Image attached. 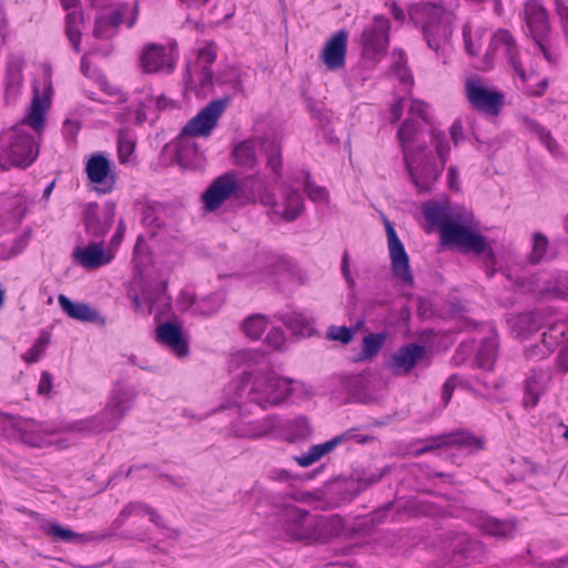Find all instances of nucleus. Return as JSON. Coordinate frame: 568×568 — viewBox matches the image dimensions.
Instances as JSON below:
<instances>
[{
  "instance_id": "nucleus-4",
  "label": "nucleus",
  "mask_w": 568,
  "mask_h": 568,
  "mask_svg": "<svg viewBox=\"0 0 568 568\" xmlns=\"http://www.w3.org/2000/svg\"><path fill=\"white\" fill-rule=\"evenodd\" d=\"M424 215L430 224L439 227L444 244L457 246L465 252L483 254L487 262L494 264L495 254L487 246L485 239L478 234L477 225L470 215L454 212L436 203H427L424 206Z\"/></svg>"
},
{
  "instance_id": "nucleus-62",
  "label": "nucleus",
  "mask_w": 568,
  "mask_h": 568,
  "mask_svg": "<svg viewBox=\"0 0 568 568\" xmlns=\"http://www.w3.org/2000/svg\"><path fill=\"white\" fill-rule=\"evenodd\" d=\"M52 386V377L48 372H43L40 377L38 392L39 394H48Z\"/></svg>"
},
{
  "instance_id": "nucleus-26",
  "label": "nucleus",
  "mask_w": 568,
  "mask_h": 568,
  "mask_svg": "<svg viewBox=\"0 0 568 568\" xmlns=\"http://www.w3.org/2000/svg\"><path fill=\"white\" fill-rule=\"evenodd\" d=\"M424 347L409 344L400 347L394 353L388 362V367L394 375H406L415 366L416 362L423 357Z\"/></svg>"
},
{
  "instance_id": "nucleus-40",
  "label": "nucleus",
  "mask_w": 568,
  "mask_h": 568,
  "mask_svg": "<svg viewBox=\"0 0 568 568\" xmlns=\"http://www.w3.org/2000/svg\"><path fill=\"white\" fill-rule=\"evenodd\" d=\"M266 317L258 314L247 317L242 324L243 332L252 339H258L266 329Z\"/></svg>"
},
{
  "instance_id": "nucleus-49",
  "label": "nucleus",
  "mask_w": 568,
  "mask_h": 568,
  "mask_svg": "<svg viewBox=\"0 0 568 568\" xmlns=\"http://www.w3.org/2000/svg\"><path fill=\"white\" fill-rule=\"evenodd\" d=\"M45 532L55 539H59L62 541H68V542L73 541L74 539H77L79 537V535L77 532H74L73 530H71L69 528L62 527L58 523H50L48 525V527L45 528Z\"/></svg>"
},
{
  "instance_id": "nucleus-28",
  "label": "nucleus",
  "mask_w": 568,
  "mask_h": 568,
  "mask_svg": "<svg viewBox=\"0 0 568 568\" xmlns=\"http://www.w3.org/2000/svg\"><path fill=\"white\" fill-rule=\"evenodd\" d=\"M175 161L180 166L193 170L203 165L204 158L191 138L179 135L175 142Z\"/></svg>"
},
{
  "instance_id": "nucleus-23",
  "label": "nucleus",
  "mask_w": 568,
  "mask_h": 568,
  "mask_svg": "<svg viewBox=\"0 0 568 568\" xmlns=\"http://www.w3.org/2000/svg\"><path fill=\"white\" fill-rule=\"evenodd\" d=\"M216 57L217 47L213 41H204L197 49L196 61L193 69L203 91L211 90L214 84L211 64L216 60Z\"/></svg>"
},
{
  "instance_id": "nucleus-18",
  "label": "nucleus",
  "mask_w": 568,
  "mask_h": 568,
  "mask_svg": "<svg viewBox=\"0 0 568 568\" xmlns=\"http://www.w3.org/2000/svg\"><path fill=\"white\" fill-rule=\"evenodd\" d=\"M115 210L113 204L99 207L98 204H89L83 214L85 231L93 237H103L113 224Z\"/></svg>"
},
{
  "instance_id": "nucleus-59",
  "label": "nucleus",
  "mask_w": 568,
  "mask_h": 568,
  "mask_svg": "<svg viewBox=\"0 0 568 568\" xmlns=\"http://www.w3.org/2000/svg\"><path fill=\"white\" fill-rule=\"evenodd\" d=\"M22 67H23V61L20 57H11L10 58L8 67H7V72L12 82L21 81Z\"/></svg>"
},
{
  "instance_id": "nucleus-17",
  "label": "nucleus",
  "mask_w": 568,
  "mask_h": 568,
  "mask_svg": "<svg viewBox=\"0 0 568 568\" xmlns=\"http://www.w3.org/2000/svg\"><path fill=\"white\" fill-rule=\"evenodd\" d=\"M74 262L87 270H97L109 264L114 257L111 247L105 248L104 243L91 242L87 246H77L73 250Z\"/></svg>"
},
{
  "instance_id": "nucleus-36",
  "label": "nucleus",
  "mask_w": 568,
  "mask_h": 568,
  "mask_svg": "<svg viewBox=\"0 0 568 568\" xmlns=\"http://www.w3.org/2000/svg\"><path fill=\"white\" fill-rule=\"evenodd\" d=\"M491 42L495 49H504L514 69L521 80H525V72L516 59V43L513 36L507 30H498L494 34Z\"/></svg>"
},
{
  "instance_id": "nucleus-6",
  "label": "nucleus",
  "mask_w": 568,
  "mask_h": 568,
  "mask_svg": "<svg viewBox=\"0 0 568 568\" xmlns=\"http://www.w3.org/2000/svg\"><path fill=\"white\" fill-rule=\"evenodd\" d=\"M266 155V165L275 175L280 174L282 166L281 145L275 139H247L239 143L233 150V158L237 165L252 169L257 163V153Z\"/></svg>"
},
{
  "instance_id": "nucleus-19",
  "label": "nucleus",
  "mask_w": 568,
  "mask_h": 568,
  "mask_svg": "<svg viewBox=\"0 0 568 568\" xmlns=\"http://www.w3.org/2000/svg\"><path fill=\"white\" fill-rule=\"evenodd\" d=\"M132 516H148L150 521L153 523L158 528L168 530L169 538L178 539L180 536V531L178 529L169 528L164 524L162 516L154 507L142 500H133L124 505L114 523L118 525V527H120L129 517Z\"/></svg>"
},
{
  "instance_id": "nucleus-21",
  "label": "nucleus",
  "mask_w": 568,
  "mask_h": 568,
  "mask_svg": "<svg viewBox=\"0 0 568 568\" xmlns=\"http://www.w3.org/2000/svg\"><path fill=\"white\" fill-rule=\"evenodd\" d=\"M389 27V20L378 16L375 17L373 24L364 30L362 40L367 55L375 57L386 50Z\"/></svg>"
},
{
  "instance_id": "nucleus-60",
  "label": "nucleus",
  "mask_w": 568,
  "mask_h": 568,
  "mask_svg": "<svg viewBox=\"0 0 568 568\" xmlns=\"http://www.w3.org/2000/svg\"><path fill=\"white\" fill-rule=\"evenodd\" d=\"M526 83V91L530 95H541L547 89L548 81L547 79H541L536 84L530 83L529 80L525 77V80H523Z\"/></svg>"
},
{
  "instance_id": "nucleus-2",
  "label": "nucleus",
  "mask_w": 568,
  "mask_h": 568,
  "mask_svg": "<svg viewBox=\"0 0 568 568\" xmlns=\"http://www.w3.org/2000/svg\"><path fill=\"white\" fill-rule=\"evenodd\" d=\"M419 132L420 122L406 119L397 131V138L402 145L404 163L410 181L418 192H428L437 182L446 164L449 145L443 132L432 131V140L440 160L438 165L424 146L414 145Z\"/></svg>"
},
{
  "instance_id": "nucleus-41",
  "label": "nucleus",
  "mask_w": 568,
  "mask_h": 568,
  "mask_svg": "<svg viewBox=\"0 0 568 568\" xmlns=\"http://www.w3.org/2000/svg\"><path fill=\"white\" fill-rule=\"evenodd\" d=\"M135 141L128 132L121 130L118 135V158L121 164L130 162V156L134 153Z\"/></svg>"
},
{
  "instance_id": "nucleus-58",
  "label": "nucleus",
  "mask_w": 568,
  "mask_h": 568,
  "mask_svg": "<svg viewBox=\"0 0 568 568\" xmlns=\"http://www.w3.org/2000/svg\"><path fill=\"white\" fill-rule=\"evenodd\" d=\"M384 343L382 335L371 334L364 338L363 352L366 356L375 355Z\"/></svg>"
},
{
  "instance_id": "nucleus-48",
  "label": "nucleus",
  "mask_w": 568,
  "mask_h": 568,
  "mask_svg": "<svg viewBox=\"0 0 568 568\" xmlns=\"http://www.w3.org/2000/svg\"><path fill=\"white\" fill-rule=\"evenodd\" d=\"M529 129L537 135L539 141L551 153H557L559 148L556 140L551 136L550 132L536 122H529Z\"/></svg>"
},
{
  "instance_id": "nucleus-11",
  "label": "nucleus",
  "mask_w": 568,
  "mask_h": 568,
  "mask_svg": "<svg viewBox=\"0 0 568 568\" xmlns=\"http://www.w3.org/2000/svg\"><path fill=\"white\" fill-rule=\"evenodd\" d=\"M465 93L470 105L485 114L497 115L504 103V95L484 84L479 79H467Z\"/></svg>"
},
{
  "instance_id": "nucleus-25",
  "label": "nucleus",
  "mask_w": 568,
  "mask_h": 568,
  "mask_svg": "<svg viewBox=\"0 0 568 568\" xmlns=\"http://www.w3.org/2000/svg\"><path fill=\"white\" fill-rule=\"evenodd\" d=\"M347 32L339 30L325 43L321 59L328 70H338L345 64Z\"/></svg>"
},
{
  "instance_id": "nucleus-64",
  "label": "nucleus",
  "mask_w": 568,
  "mask_h": 568,
  "mask_svg": "<svg viewBox=\"0 0 568 568\" xmlns=\"http://www.w3.org/2000/svg\"><path fill=\"white\" fill-rule=\"evenodd\" d=\"M79 129H80V123L77 120L68 119L63 123L64 133L69 138H73L78 133Z\"/></svg>"
},
{
  "instance_id": "nucleus-42",
  "label": "nucleus",
  "mask_w": 568,
  "mask_h": 568,
  "mask_svg": "<svg viewBox=\"0 0 568 568\" xmlns=\"http://www.w3.org/2000/svg\"><path fill=\"white\" fill-rule=\"evenodd\" d=\"M40 433L49 435L52 433V430L48 428H42L40 425L31 424L28 425L27 428L24 429L22 434V440L30 446H41L44 444H50L51 442L41 436Z\"/></svg>"
},
{
  "instance_id": "nucleus-53",
  "label": "nucleus",
  "mask_w": 568,
  "mask_h": 568,
  "mask_svg": "<svg viewBox=\"0 0 568 568\" xmlns=\"http://www.w3.org/2000/svg\"><path fill=\"white\" fill-rule=\"evenodd\" d=\"M304 191L307 194L308 199L313 202L318 203H327L328 202V193L324 187L315 185L311 181H306L304 185Z\"/></svg>"
},
{
  "instance_id": "nucleus-46",
  "label": "nucleus",
  "mask_w": 568,
  "mask_h": 568,
  "mask_svg": "<svg viewBox=\"0 0 568 568\" xmlns=\"http://www.w3.org/2000/svg\"><path fill=\"white\" fill-rule=\"evenodd\" d=\"M463 554L466 558L480 562L487 556V547L479 540L470 539L465 544Z\"/></svg>"
},
{
  "instance_id": "nucleus-56",
  "label": "nucleus",
  "mask_w": 568,
  "mask_h": 568,
  "mask_svg": "<svg viewBox=\"0 0 568 568\" xmlns=\"http://www.w3.org/2000/svg\"><path fill=\"white\" fill-rule=\"evenodd\" d=\"M216 83L229 84L233 90H240V75L234 68H227L222 71L216 78Z\"/></svg>"
},
{
  "instance_id": "nucleus-14",
  "label": "nucleus",
  "mask_w": 568,
  "mask_h": 568,
  "mask_svg": "<svg viewBox=\"0 0 568 568\" xmlns=\"http://www.w3.org/2000/svg\"><path fill=\"white\" fill-rule=\"evenodd\" d=\"M85 173L99 193H109L113 190L116 175L112 170L110 160L101 153L91 155L85 164Z\"/></svg>"
},
{
  "instance_id": "nucleus-22",
  "label": "nucleus",
  "mask_w": 568,
  "mask_h": 568,
  "mask_svg": "<svg viewBox=\"0 0 568 568\" xmlns=\"http://www.w3.org/2000/svg\"><path fill=\"white\" fill-rule=\"evenodd\" d=\"M237 189V181L232 174H224L217 178L202 195L205 209L209 211L216 210L229 200Z\"/></svg>"
},
{
  "instance_id": "nucleus-24",
  "label": "nucleus",
  "mask_w": 568,
  "mask_h": 568,
  "mask_svg": "<svg viewBox=\"0 0 568 568\" xmlns=\"http://www.w3.org/2000/svg\"><path fill=\"white\" fill-rule=\"evenodd\" d=\"M386 471H388V467L381 473L371 474L369 477L359 474L356 477H338L332 484V489L335 494L341 495L339 501H348L372 484L377 483Z\"/></svg>"
},
{
  "instance_id": "nucleus-34",
  "label": "nucleus",
  "mask_w": 568,
  "mask_h": 568,
  "mask_svg": "<svg viewBox=\"0 0 568 568\" xmlns=\"http://www.w3.org/2000/svg\"><path fill=\"white\" fill-rule=\"evenodd\" d=\"M128 7H121L118 10L110 11L108 13H103L97 18L93 36L97 39L109 38L113 34V30L122 22L124 11H126Z\"/></svg>"
},
{
  "instance_id": "nucleus-30",
  "label": "nucleus",
  "mask_w": 568,
  "mask_h": 568,
  "mask_svg": "<svg viewBox=\"0 0 568 568\" xmlns=\"http://www.w3.org/2000/svg\"><path fill=\"white\" fill-rule=\"evenodd\" d=\"M479 528L485 535L499 539H511L517 531V520L515 518L485 517L480 519Z\"/></svg>"
},
{
  "instance_id": "nucleus-27",
  "label": "nucleus",
  "mask_w": 568,
  "mask_h": 568,
  "mask_svg": "<svg viewBox=\"0 0 568 568\" xmlns=\"http://www.w3.org/2000/svg\"><path fill=\"white\" fill-rule=\"evenodd\" d=\"M158 341L169 347L176 356L184 357L187 355V341L180 325L173 323L161 324L156 329Z\"/></svg>"
},
{
  "instance_id": "nucleus-38",
  "label": "nucleus",
  "mask_w": 568,
  "mask_h": 568,
  "mask_svg": "<svg viewBox=\"0 0 568 568\" xmlns=\"http://www.w3.org/2000/svg\"><path fill=\"white\" fill-rule=\"evenodd\" d=\"M82 26L83 16L80 10H73L67 13L65 32L71 45L77 52L80 51Z\"/></svg>"
},
{
  "instance_id": "nucleus-52",
  "label": "nucleus",
  "mask_w": 568,
  "mask_h": 568,
  "mask_svg": "<svg viewBox=\"0 0 568 568\" xmlns=\"http://www.w3.org/2000/svg\"><path fill=\"white\" fill-rule=\"evenodd\" d=\"M142 223L151 230L160 229L163 225L161 212L153 206H146L143 210Z\"/></svg>"
},
{
  "instance_id": "nucleus-32",
  "label": "nucleus",
  "mask_w": 568,
  "mask_h": 568,
  "mask_svg": "<svg viewBox=\"0 0 568 568\" xmlns=\"http://www.w3.org/2000/svg\"><path fill=\"white\" fill-rule=\"evenodd\" d=\"M58 302L62 311L70 318L88 323H93L99 320V313L85 303L72 302L63 294L58 296Z\"/></svg>"
},
{
  "instance_id": "nucleus-29",
  "label": "nucleus",
  "mask_w": 568,
  "mask_h": 568,
  "mask_svg": "<svg viewBox=\"0 0 568 568\" xmlns=\"http://www.w3.org/2000/svg\"><path fill=\"white\" fill-rule=\"evenodd\" d=\"M277 426L275 417L270 416L258 420H245L240 417L232 424V429L236 436L255 438L265 436Z\"/></svg>"
},
{
  "instance_id": "nucleus-7",
  "label": "nucleus",
  "mask_w": 568,
  "mask_h": 568,
  "mask_svg": "<svg viewBox=\"0 0 568 568\" xmlns=\"http://www.w3.org/2000/svg\"><path fill=\"white\" fill-rule=\"evenodd\" d=\"M526 24L531 39L550 64L556 63V57L551 52L549 40L550 23L548 12L542 4L536 0L528 1L524 9Z\"/></svg>"
},
{
  "instance_id": "nucleus-54",
  "label": "nucleus",
  "mask_w": 568,
  "mask_h": 568,
  "mask_svg": "<svg viewBox=\"0 0 568 568\" xmlns=\"http://www.w3.org/2000/svg\"><path fill=\"white\" fill-rule=\"evenodd\" d=\"M355 334V329L346 326H331L327 331V337L332 341H339L343 344H347L352 341Z\"/></svg>"
},
{
  "instance_id": "nucleus-44",
  "label": "nucleus",
  "mask_w": 568,
  "mask_h": 568,
  "mask_svg": "<svg viewBox=\"0 0 568 568\" xmlns=\"http://www.w3.org/2000/svg\"><path fill=\"white\" fill-rule=\"evenodd\" d=\"M548 248V240L547 237L539 232L534 233L532 235V250L528 256L530 263L536 264L539 263L546 255Z\"/></svg>"
},
{
  "instance_id": "nucleus-3",
  "label": "nucleus",
  "mask_w": 568,
  "mask_h": 568,
  "mask_svg": "<svg viewBox=\"0 0 568 568\" xmlns=\"http://www.w3.org/2000/svg\"><path fill=\"white\" fill-rule=\"evenodd\" d=\"M226 393L234 397L233 404L246 397L261 407H271L281 404L291 394L310 397L313 389L304 383L283 378L271 369H255L244 372L241 379L229 384Z\"/></svg>"
},
{
  "instance_id": "nucleus-57",
  "label": "nucleus",
  "mask_w": 568,
  "mask_h": 568,
  "mask_svg": "<svg viewBox=\"0 0 568 568\" xmlns=\"http://www.w3.org/2000/svg\"><path fill=\"white\" fill-rule=\"evenodd\" d=\"M265 342L273 349H282L286 342L285 334L281 328L273 327L267 333Z\"/></svg>"
},
{
  "instance_id": "nucleus-47",
  "label": "nucleus",
  "mask_w": 568,
  "mask_h": 568,
  "mask_svg": "<svg viewBox=\"0 0 568 568\" xmlns=\"http://www.w3.org/2000/svg\"><path fill=\"white\" fill-rule=\"evenodd\" d=\"M323 469H324V464H322L321 466H318L317 468H315L311 471L290 473L287 470H281V471H278L277 476L274 478L280 481H282V480L307 481V480L313 479L320 473H322Z\"/></svg>"
},
{
  "instance_id": "nucleus-20",
  "label": "nucleus",
  "mask_w": 568,
  "mask_h": 568,
  "mask_svg": "<svg viewBox=\"0 0 568 568\" xmlns=\"http://www.w3.org/2000/svg\"><path fill=\"white\" fill-rule=\"evenodd\" d=\"M140 241H141V237H139L138 243L134 248V263H135V267L139 271V274L141 276L142 298L149 305L148 312L152 313L156 302L163 303L164 306L168 305V302H166L168 297L165 295L166 281L162 280L159 283L153 284L148 278L144 282V280H143V261L146 260L148 257L141 253Z\"/></svg>"
},
{
  "instance_id": "nucleus-35",
  "label": "nucleus",
  "mask_w": 568,
  "mask_h": 568,
  "mask_svg": "<svg viewBox=\"0 0 568 568\" xmlns=\"http://www.w3.org/2000/svg\"><path fill=\"white\" fill-rule=\"evenodd\" d=\"M353 437L351 433L336 436L325 443L313 445L306 454L295 457V462H317L333 452L339 444Z\"/></svg>"
},
{
  "instance_id": "nucleus-5",
  "label": "nucleus",
  "mask_w": 568,
  "mask_h": 568,
  "mask_svg": "<svg viewBox=\"0 0 568 568\" xmlns=\"http://www.w3.org/2000/svg\"><path fill=\"white\" fill-rule=\"evenodd\" d=\"M134 400L132 389L115 387L104 409L91 419L80 420L68 426V432L111 430L116 427Z\"/></svg>"
},
{
  "instance_id": "nucleus-16",
  "label": "nucleus",
  "mask_w": 568,
  "mask_h": 568,
  "mask_svg": "<svg viewBox=\"0 0 568 568\" xmlns=\"http://www.w3.org/2000/svg\"><path fill=\"white\" fill-rule=\"evenodd\" d=\"M386 233L394 275L400 278L405 284L413 285L414 280L409 267L408 255L389 223H386Z\"/></svg>"
},
{
  "instance_id": "nucleus-12",
  "label": "nucleus",
  "mask_w": 568,
  "mask_h": 568,
  "mask_svg": "<svg viewBox=\"0 0 568 568\" xmlns=\"http://www.w3.org/2000/svg\"><path fill=\"white\" fill-rule=\"evenodd\" d=\"M229 101V98L211 101L185 124L180 135L187 138L209 136L216 126L217 120L224 112Z\"/></svg>"
},
{
  "instance_id": "nucleus-61",
  "label": "nucleus",
  "mask_w": 568,
  "mask_h": 568,
  "mask_svg": "<svg viewBox=\"0 0 568 568\" xmlns=\"http://www.w3.org/2000/svg\"><path fill=\"white\" fill-rule=\"evenodd\" d=\"M221 301L217 297H213L210 301V305L206 306L205 302H202L196 305V312L203 314V315H211L217 312V310L221 307Z\"/></svg>"
},
{
  "instance_id": "nucleus-9",
  "label": "nucleus",
  "mask_w": 568,
  "mask_h": 568,
  "mask_svg": "<svg viewBox=\"0 0 568 568\" xmlns=\"http://www.w3.org/2000/svg\"><path fill=\"white\" fill-rule=\"evenodd\" d=\"M178 44L146 43L140 53V68L144 73H171L178 61Z\"/></svg>"
},
{
  "instance_id": "nucleus-15",
  "label": "nucleus",
  "mask_w": 568,
  "mask_h": 568,
  "mask_svg": "<svg viewBox=\"0 0 568 568\" xmlns=\"http://www.w3.org/2000/svg\"><path fill=\"white\" fill-rule=\"evenodd\" d=\"M464 447H468L471 450H478L484 447V443L480 438L473 436L468 432L457 430L432 438L427 445L416 449L415 455H419L422 453L435 449H450Z\"/></svg>"
},
{
  "instance_id": "nucleus-8",
  "label": "nucleus",
  "mask_w": 568,
  "mask_h": 568,
  "mask_svg": "<svg viewBox=\"0 0 568 568\" xmlns=\"http://www.w3.org/2000/svg\"><path fill=\"white\" fill-rule=\"evenodd\" d=\"M409 14L415 23L423 26L429 48L438 50L440 42L447 40L450 34L448 26L440 22L442 8L433 3L416 4L412 7Z\"/></svg>"
},
{
  "instance_id": "nucleus-51",
  "label": "nucleus",
  "mask_w": 568,
  "mask_h": 568,
  "mask_svg": "<svg viewBox=\"0 0 568 568\" xmlns=\"http://www.w3.org/2000/svg\"><path fill=\"white\" fill-rule=\"evenodd\" d=\"M50 339L48 335L42 334L32 345V347L23 355L27 363H36L44 353Z\"/></svg>"
},
{
  "instance_id": "nucleus-55",
  "label": "nucleus",
  "mask_w": 568,
  "mask_h": 568,
  "mask_svg": "<svg viewBox=\"0 0 568 568\" xmlns=\"http://www.w3.org/2000/svg\"><path fill=\"white\" fill-rule=\"evenodd\" d=\"M428 105L419 100H412L409 105V112L407 119H413L418 121L417 119H420L423 123H428Z\"/></svg>"
},
{
  "instance_id": "nucleus-33",
  "label": "nucleus",
  "mask_w": 568,
  "mask_h": 568,
  "mask_svg": "<svg viewBox=\"0 0 568 568\" xmlns=\"http://www.w3.org/2000/svg\"><path fill=\"white\" fill-rule=\"evenodd\" d=\"M285 268V262L277 255L265 254L254 260L252 275L256 282L265 281Z\"/></svg>"
},
{
  "instance_id": "nucleus-37",
  "label": "nucleus",
  "mask_w": 568,
  "mask_h": 568,
  "mask_svg": "<svg viewBox=\"0 0 568 568\" xmlns=\"http://www.w3.org/2000/svg\"><path fill=\"white\" fill-rule=\"evenodd\" d=\"M548 379L549 374L547 372H534L531 376L527 378L524 398L526 406H535L537 404Z\"/></svg>"
},
{
  "instance_id": "nucleus-45",
  "label": "nucleus",
  "mask_w": 568,
  "mask_h": 568,
  "mask_svg": "<svg viewBox=\"0 0 568 568\" xmlns=\"http://www.w3.org/2000/svg\"><path fill=\"white\" fill-rule=\"evenodd\" d=\"M285 325L291 328L295 334H308L311 331V322L298 313L287 315L284 320Z\"/></svg>"
},
{
  "instance_id": "nucleus-63",
  "label": "nucleus",
  "mask_w": 568,
  "mask_h": 568,
  "mask_svg": "<svg viewBox=\"0 0 568 568\" xmlns=\"http://www.w3.org/2000/svg\"><path fill=\"white\" fill-rule=\"evenodd\" d=\"M403 110H404V99H399L390 106V110H389L390 120L393 122L398 121L400 119V116L403 115Z\"/></svg>"
},
{
  "instance_id": "nucleus-39",
  "label": "nucleus",
  "mask_w": 568,
  "mask_h": 568,
  "mask_svg": "<svg viewBox=\"0 0 568 568\" xmlns=\"http://www.w3.org/2000/svg\"><path fill=\"white\" fill-rule=\"evenodd\" d=\"M285 428L287 432L285 440L288 443L306 439L312 434V428L305 417H297L287 422Z\"/></svg>"
},
{
  "instance_id": "nucleus-10",
  "label": "nucleus",
  "mask_w": 568,
  "mask_h": 568,
  "mask_svg": "<svg viewBox=\"0 0 568 568\" xmlns=\"http://www.w3.org/2000/svg\"><path fill=\"white\" fill-rule=\"evenodd\" d=\"M262 205L268 206L271 213L284 221H294L304 211V201L302 195L288 185L281 187L280 196L274 193L264 191L258 195Z\"/></svg>"
},
{
  "instance_id": "nucleus-1",
  "label": "nucleus",
  "mask_w": 568,
  "mask_h": 568,
  "mask_svg": "<svg viewBox=\"0 0 568 568\" xmlns=\"http://www.w3.org/2000/svg\"><path fill=\"white\" fill-rule=\"evenodd\" d=\"M51 87L45 85L41 95L34 88L30 111L23 122L0 133V169L29 166L38 156L39 148L32 131L42 129L50 105Z\"/></svg>"
},
{
  "instance_id": "nucleus-43",
  "label": "nucleus",
  "mask_w": 568,
  "mask_h": 568,
  "mask_svg": "<svg viewBox=\"0 0 568 568\" xmlns=\"http://www.w3.org/2000/svg\"><path fill=\"white\" fill-rule=\"evenodd\" d=\"M496 357V344L493 339L485 341L477 354L478 365L484 369L493 367Z\"/></svg>"
},
{
  "instance_id": "nucleus-13",
  "label": "nucleus",
  "mask_w": 568,
  "mask_h": 568,
  "mask_svg": "<svg viewBox=\"0 0 568 568\" xmlns=\"http://www.w3.org/2000/svg\"><path fill=\"white\" fill-rule=\"evenodd\" d=\"M271 514L283 511L285 518V531L293 539L313 538L314 516L308 510L301 509L291 504L274 505Z\"/></svg>"
},
{
  "instance_id": "nucleus-31",
  "label": "nucleus",
  "mask_w": 568,
  "mask_h": 568,
  "mask_svg": "<svg viewBox=\"0 0 568 568\" xmlns=\"http://www.w3.org/2000/svg\"><path fill=\"white\" fill-rule=\"evenodd\" d=\"M313 538L328 540L344 532V519L339 515L314 516Z\"/></svg>"
},
{
  "instance_id": "nucleus-50",
  "label": "nucleus",
  "mask_w": 568,
  "mask_h": 568,
  "mask_svg": "<svg viewBox=\"0 0 568 568\" xmlns=\"http://www.w3.org/2000/svg\"><path fill=\"white\" fill-rule=\"evenodd\" d=\"M483 32L476 31L473 36L470 32V28L468 26H465L463 28V37L465 42L466 51L469 55H477L480 49V39H481Z\"/></svg>"
}]
</instances>
